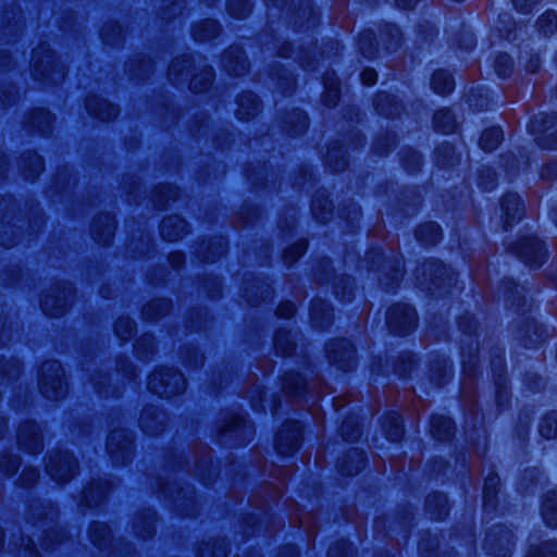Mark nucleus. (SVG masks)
Wrapping results in <instances>:
<instances>
[{
    "label": "nucleus",
    "mask_w": 557,
    "mask_h": 557,
    "mask_svg": "<svg viewBox=\"0 0 557 557\" xmlns=\"http://www.w3.org/2000/svg\"><path fill=\"white\" fill-rule=\"evenodd\" d=\"M32 75L34 79L47 85L60 84L65 77V67L48 47L40 46L33 51Z\"/></svg>",
    "instance_id": "obj_1"
},
{
    "label": "nucleus",
    "mask_w": 557,
    "mask_h": 557,
    "mask_svg": "<svg viewBox=\"0 0 557 557\" xmlns=\"http://www.w3.org/2000/svg\"><path fill=\"white\" fill-rule=\"evenodd\" d=\"M185 385L183 374L173 368L154 371L149 375L147 383L151 393L165 398L181 394Z\"/></svg>",
    "instance_id": "obj_2"
},
{
    "label": "nucleus",
    "mask_w": 557,
    "mask_h": 557,
    "mask_svg": "<svg viewBox=\"0 0 557 557\" xmlns=\"http://www.w3.org/2000/svg\"><path fill=\"white\" fill-rule=\"evenodd\" d=\"M63 369L58 361L50 360L42 364L39 387L45 397L57 400L65 395L66 384L63 382Z\"/></svg>",
    "instance_id": "obj_3"
},
{
    "label": "nucleus",
    "mask_w": 557,
    "mask_h": 557,
    "mask_svg": "<svg viewBox=\"0 0 557 557\" xmlns=\"http://www.w3.org/2000/svg\"><path fill=\"white\" fill-rule=\"evenodd\" d=\"M387 325L391 332L405 335L410 333L417 325V317L413 308L408 305L398 304L387 312Z\"/></svg>",
    "instance_id": "obj_4"
},
{
    "label": "nucleus",
    "mask_w": 557,
    "mask_h": 557,
    "mask_svg": "<svg viewBox=\"0 0 557 557\" xmlns=\"http://www.w3.org/2000/svg\"><path fill=\"white\" fill-rule=\"evenodd\" d=\"M46 468L53 480L63 482L70 480L76 472L77 460L67 451H59L50 455Z\"/></svg>",
    "instance_id": "obj_5"
},
{
    "label": "nucleus",
    "mask_w": 557,
    "mask_h": 557,
    "mask_svg": "<svg viewBox=\"0 0 557 557\" xmlns=\"http://www.w3.org/2000/svg\"><path fill=\"white\" fill-rule=\"evenodd\" d=\"M73 288L70 284H63L47 293L41 299V309L46 315L58 317L65 312L70 305Z\"/></svg>",
    "instance_id": "obj_6"
},
{
    "label": "nucleus",
    "mask_w": 557,
    "mask_h": 557,
    "mask_svg": "<svg viewBox=\"0 0 557 557\" xmlns=\"http://www.w3.org/2000/svg\"><path fill=\"white\" fill-rule=\"evenodd\" d=\"M301 440V428L297 421H286L275 436V448L281 455L294 453Z\"/></svg>",
    "instance_id": "obj_7"
},
{
    "label": "nucleus",
    "mask_w": 557,
    "mask_h": 557,
    "mask_svg": "<svg viewBox=\"0 0 557 557\" xmlns=\"http://www.w3.org/2000/svg\"><path fill=\"white\" fill-rule=\"evenodd\" d=\"M515 250L522 261L532 267H540L546 260V249L537 237L521 239Z\"/></svg>",
    "instance_id": "obj_8"
},
{
    "label": "nucleus",
    "mask_w": 557,
    "mask_h": 557,
    "mask_svg": "<svg viewBox=\"0 0 557 557\" xmlns=\"http://www.w3.org/2000/svg\"><path fill=\"white\" fill-rule=\"evenodd\" d=\"M327 357L331 362L347 371L354 362L355 350L349 341L339 339L327 346Z\"/></svg>",
    "instance_id": "obj_9"
},
{
    "label": "nucleus",
    "mask_w": 557,
    "mask_h": 557,
    "mask_svg": "<svg viewBox=\"0 0 557 557\" xmlns=\"http://www.w3.org/2000/svg\"><path fill=\"white\" fill-rule=\"evenodd\" d=\"M18 445L30 454H36L42 449V442L39 436V429L34 422L21 424L17 433Z\"/></svg>",
    "instance_id": "obj_10"
},
{
    "label": "nucleus",
    "mask_w": 557,
    "mask_h": 557,
    "mask_svg": "<svg viewBox=\"0 0 557 557\" xmlns=\"http://www.w3.org/2000/svg\"><path fill=\"white\" fill-rule=\"evenodd\" d=\"M486 545L491 554L497 557H506L513 546L512 534L499 528L497 531L487 534Z\"/></svg>",
    "instance_id": "obj_11"
},
{
    "label": "nucleus",
    "mask_w": 557,
    "mask_h": 557,
    "mask_svg": "<svg viewBox=\"0 0 557 557\" xmlns=\"http://www.w3.org/2000/svg\"><path fill=\"white\" fill-rule=\"evenodd\" d=\"M139 422L145 433L156 435L164 429L166 416L156 408H145L140 414Z\"/></svg>",
    "instance_id": "obj_12"
},
{
    "label": "nucleus",
    "mask_w": 557,
    "mask_h": 557,
    "mask_svg": "<svg viewBox=\"0 0 557 557\" xmlns=\"http://www.w3.org/2000/svg\"><path fill=\"white\" fill-rule=\"evenodd\" d=\"M223 436H232L237 444H243L252 434V428L243 417L234 416L221 429Z\"/></svg>",
    "instance_id": "obj_13"
},
{
    "label": "nucleus",
    "mask_w": 557,
    "mask_h": 557,
    "mask_svg": "<svg viewBox=\"0 0 557 557\" xmlns=\"http://www.w3.org/2000/svg\"><path fill=\"white\" fill-rule=\"evenodd\" d=\"M187 232L185 220L178 215L164 218L160 225V234L168 242H175L182 238Z\"/></svg>",
    "instance_id": "obj_14"
},
{
    "label": "nucleus",
    "mask_w": 557,
    "mask_h": 557,
    "mask_svg": "<svg viewBox=\"0 0 557 557\" xmlns=\"http://www.w3.org/2000/svg\"><path fill=\"white\" fill-rule=\"evenodd\" d=\"M114 230V219L109 214L99 215L91 225L92 237L101 245L110 244Z\"/></svg>",
    "instance_id": "obj_15"
},
{
    "label": "nucleus",
    "mask_w": 557,
    "mask_h": 557,
    "mask_svg": "<svg viewBox=\"0 0 557 557\" xmlns=\"http://www.w3.org/2000/svg\"><path fill=\"white\" fill-rule=\"evenodd\" d=\"M86 110L90 115L102 121L111 120L119 113V108L115 104L96 96L86 100Z\"/></svg>",
    "instance_id": "obj_16"
},
{
    "label": "nucleus",
    "mask_w": 557,
    "mask_h": 557,
    "mask_svg": "<svg viewBox=\"0 0 557 557\" xmlns=\"http://www.w3.org/2000/svg\"><path fill=\"white\" fill-rule=\"evenodd\" d=\"M44 162L40 156L34 151H26L20 160V169L25 178L34 181L42 171Z\"/></svg>",
    "instance_id": "obj_17"
},
{
    "label": "nucleus",
    "mask_w": 557,
    "mask_h": 557,
    "mask_svg": "<svg viewBox=\"0 0 557 557\" xmlns=\"http://www.w3.org/2000/svg\"><path fill=\"white\" fill-rule=\"evenodd\" d=\"M543 134L536 138L543 148L557 149V115L542 117Z\"/></svg>",
    "instance_id": "obj_18"
},
{
    "label": "nucleus",
    "mask_w": 557,
    "mask_h": 557,
    "mask_svg": "<svg viewBox=\"0 0 557 557\" xmlns=\"http://www.w3.org/2000/svg\"><path fill=\"white\" fill-rule=\"evenodd\" d=\"M224 67L231 75H240L247 70L246 59L239 48L228 49L223 58Z\"/></svg>",
    "instance_id": "obj_19"
},
{
    "label": "nucleus",
    "mask_w": 557,
    "mask_h": 557,
    "mask_svg": "<svg viewBox=\"0 0 557 557\" xmlns=\"http://www.w3.org/2000/svg\"><path fill=\"white\" fill-rule=\"evenodd\" d=\"M310 315L313 324L320 329L325 327L332 322L331 309L322 299H315L312 301Z\"/></svg>",
    "instance_id": "obj_20"
},
{
    "label": "nucleus",
    "mask_w": 557,
    "mask_h": 557,
    "mask_svg": "<svg viewBox=\"0 0 557 557\" xmlns=\"http://www.w3.org/2000/svg\"><path fill=\"white\" fill-rule=\"evenodd\" d=\"M171 307V301L166 298L154 299L143 308V315L147 320H157L168 314Z\"/></svg>",
    "instance_id": "obj_21"
},
{
    "label": "nucleus",
    "mask_w": 557,
    "mask_h": 557,
    "mask_svg": "<svg viewBox=\"0 0 557 557\" xmlns=\"http://www.w3.org/2000/svg\"><path fill=\"white\" fill-rule=\"evenodd\" d=\"M259 110V102L253 94H245L238 100L237 116L240 120H249Z\"/></svg>",
    "instance_id": "obj_22"
},
{
    "label": "nucleus",
    "mask_w": 557,
    "mask_h": 557,
    "mask_svg": "<svg viewBox=\"0 0 557 557\" xmlns=\"http://www.w3.org/2000/svg\"><path fill=\"white\" fill-rule=\"evenodd\" d=\"M129 446H131V441L128 440V437L124 431L119 430V431H113L110 433L108 443H107V447H108V451L112 456H115V454H117L119 451H121L122 455L124 454V451L127 453L129 449Z\"/></svg>",
    "instance_id": "obj_23"
},
{
    "label": "nucleus",
    "mask_w": 557,
    "mask_h": 557,
    "mask_svg": "<svg viewBox=\"0 0 557 557\" xmlns=\"http://www.w3.org/2000/svg\"><path fill=\"white\" fill-rule=\"evenodd\" d=\"M502 208L506 215V224H511L521 212V201L517 194L509 193L502 200Z\"/></svg>",
    "instance_id": "obj_24"
},
{
    "label": "nucleus",
    "mask_w": 557,
    "mask_h": 557,
    "mask_svg": "<svg viewBox=\"0 0 557 557\" xmlns=\"http://www.w3.org/2000/svg\"><path fill=\"white\" fill-rule=\"evenodd\" d=\"M416 237L423 244L433 245L441 238L440 226L434 222L421 224L416 231Z\"/></svg>",
    "instance_id": "obj_25"
},
{
    "label": "nucleus",
    "mask_w": 557,
    "mask_h": 557,
    "mask_svg": "<svg viewBox=\"0 0 557 557\" xmlns=\"http://www.w3.org/2000/svg\"><path fill=\"white\" fill-rule=\"evenodd\" d=\"M433 90L438 95H446L454 89V81L446 71H436L431 79Z\"/></svg>",
    "instance_id": "obj_26"
},
{
    "label": "nucleus",
    "mask_w": 557,
    "mask_h": 557,
    "mask_svg": "<svg viewBox=\"0 0 557 557\" xmlns=\"http://www.w3.org/2000/svg\"><path fill=\"white\" fill-rule=\"evenodd\" d=\"M453 422L447 417L438 416L433 417L431 420V431L433 435L438 440L444 441L448 438L453 432Z\"/></svg>",
    "instance_id": "obj_27"
},
{
    "label": "nucleus",
    "mask_w": 557,
    "mask_h": 557,
    "mask_svg": "<svg viewBox=\"0 0 557 557\" xmlns=\"http://www.w3.org/2000/svg\"><path fill=\"white\" fill-rule=\"evenodd\" d=\"M189 59L186 57L173 60L169 66V78L173 83H180L184 81L188 76L187 69L189 67Z\"/></svg>",
    "instance_id": "obj_28"
},
{
    "label": "nucleus",
    "mask_w": 557,
    "mask_h": 557,
    "mask_svg": "<svg viewBox=\"0 0 557 557\" xmlns=\"http://www.w3.org/2000/svg\"><path fill=\"white\" fill-rule=\"evenodd\" d=\"M434 127L442 133H451L456 128V121L450 110L437 111L433 117Z\"/></svg>",
    "instance_id": "obj_29"
},
{
    "label": "nucleus",
    "mask_w": 557,
    "mask_h": 557,
    "mask_svg": "<svg viewBox=\"0 0 557 557\" xmlns=\"http://www.w3.org/2000/svg\"><path fill=\"white\" fill-rule=\"evenodd\" d=\"M220 26L213 20L203 21L193 28V35L196 40H207L211 37H214L219 34Z\"/></svg>",
    "instance_id": "obj_30"
},
{
    "label": "nucleus",
    "mask_w": 557,
    "mask_h": 557,
    "mask_svg": "<svg viewBox=\"0 0 557 557\" xmlns=\"http://www.w3.org/2000/svg\"><path fill=\"white\" fill-rule=\"evenodd\" d=\"M542 513L547 524L557 527V490L547 494Z\"/></svg>",
    "instance_id": "obj_31"
},
{
    "label": "nucleus",
    "mask_w": 557,
    "mask_h": 557,
    "mask_svg": "<svg viewBox=\"0 0 557 557\" xmlns=\"http://www.w3.org/2000/svg\"><path fill=\"white\" fill-rule=\"evenodd\" d=\"M446 503L447 499L445 495L435 494L428 497L425 505L433 518L443 519L447 515Z\"/></svg>",
    "instance_id": "obj_32"
},
{
    "label": "nucleus",
    "mask_w": 557,
    "mask_h": 557,
    "mask_svg": "<svg viewBox=\"0 0 557 557\" xmlns=\"http://www.w3.org/2000/svg\"><path fill=\"white\" fill-rule=\"evenodd\" d=\"M362 456L357 449L350 450L341 463V470L344 474L350 475L361 469Z\"/></svg>",
    "instance_id": "obj_33"
},
{
    "label": "nucleus",
    "mask_w": 557,
    "mask_h": 557,
    "mask_svg": "<svg viewBox=\"0 0 557 557\" xmlns=\"http://www.w3.org/2000/svg\"><path fill=\"white\" fill-rule=\"evenodd\" d=\"M503 139V132L498 127H492L484 131L481 136L480 145L486 151L494 150Z\"/></svg>",
    "instance_id": "obj_34"
},
{
    "label": "nucleus",
    "mask_w": 557,
    "mask_h": 557,
    "mask_svg": "<svg viewBox=\"0 0 557 557\" xmlns=\"http://www.w3.org/2000/svg\"><path fill=\"white\" fill-rule=\"evenodd\" d=\"M539 431L547 440L557 437V411H552L542 419Z\"/></svg>",
    "instance_id": "obj_35"
},
{
    "label": "nucleus",
    "mask_w": 557,
    "mask_h": 557,
    "mask_svg": "<svg viewBox=\"0 0 557 557\" xmlns=\"http://www.w3.org/2000/svg\"><path fill=\"white\" fill-rule=\"evenodd\" d=\"M275 349L283 356H287L295 349V343L292 335L287 331L280 330L275 333L274 337Z\"/></svg>",
    "instance_id": "obj_36"
},
{
    "label": "nucleus",
    "mask_w": 557,
    "mask_h": 557,
    "mask_svg": "<svg viewBox=\"0 0 557 557\" xmlns=\"http://www.w3.org/2000/svg\"><path fill=\"white\" fill-rule=\"evenodd\" d=\"M213 78V72L211 67H205L200 73L193 76L190 79V89L194 92H201L207 89Z\"/></svg>",
    "instance_id": "obj_37"
},
{
    "label": "nucleus",
    "mask_w": 557,
    "mask_h": 557,
    "mask_svg": "<svg viewBox=\"0 0 557 557\" xmlns=\"http://www.w3.org/2000/svg\"><path fill=\"white\" fill-rule=\"evenodd\" d=\"M326 163L334 172L343 171L346 166V161L344 158V151L341 147H333L330 149L325 157Z\"/></svg>",
    "instance_id": "obj_38"
},
{
    "label": "nucleus",
    "mask_w": 557,
    "mask_h": 557,
    "mask_svg": "<svg viewBox=\"0 0 557 557\" xmlns=\"http://www.w3.org/2000/svg\"><path fill=\"white\" fill-rule=\"evenodd\" d=\"M135 330V323L128 317H121L114 325L115 334L122 341H127L132 337Z\"/></svg>",
    "instance_id": "obj_39"
},
{
    "label": "nucleus",
    "mask_w": 557,
    "mask_h": 557,
    "mask_svg": "<svg viewBox=\"0 0 557 557\" xmlns=\"http://www.w3.org/2000/svg\"><path fill=\"white\" fill-rule=\"evenodd\" d=\"M537 27L545 36L553 34L557 29V15L548 11L540 16Z\"/></svg>",
    "instance_id": "obj_40"
},
{
    "label": "nucleus",
    "mask_w": 557,
    "mask_h": 557,
    "mask_svg": "<svg viewBox=\"0 0 557 557\" xmlns=\"http://www.w3.org/2000/svg\"><path fill=\"white\" fill-rule=\"evenodd\" d=\"M29 122L32 126L38 128L41 133H45L52 122V115L50 112L40 109L32 114Z\"/></svg>",
    "instance_id": "obj_41"
},
{
    "label": "nucleus",
    "mask_w": 557,
    "mask_h": 557,
    "mask_svg": "<svg viewBox=\"0 0 557 557\" xmlns=\"http://www.w3.org/2000/svg\"><path fill=\"white\" fill-rule=\"evenodd\" d=\"M227 11L231 15L243 18L250 12L248 0H227Z\"/></svg>",
    "instance_id": "obj_42"
},
{
    "label": "nucleus",
    "mask_w": 557,
    "mask_h": 557,
    "mask_svg": "<svg viewBox=\"0 0 557 557\" xmlns=\"http://www.w3.org/2000/svg\"><path fill=\"white\" fill-rule=\"evenodd\" d=\"M226 251V243L223 238L215 239L210 243L209 251L202 257L206 262H214L220 256Z\"/></svg>",
    "instance_id": "obj_43"
},
{
    "label": "nucleus",
    "mask_w": 557,
    "mask_h": 557,
    "mask_svg": "<svg viewBox=\"0 0 557 557\" xmlns=\"http://www.w3.org/2000/svg\"><path fill=\"white\" fill-rule=\"evenodd\" d=\"M332 209V203L329 199H315L312 202V213L315 219L320 222H325V214L329 213Z\"/></svg>",
    "instance_id": "obj_44"
},
{
    "label": "nucleus",
    "mask_w": 557,
    "mask_h": 557,
    "mask_svg": "<svg viewBox=\"0 0 557 557\" xmlns=\"http://www.w3.org/2000/svg\"><path fill=\"white\" fill-rule=\"evenodd\" d=\"M199 557H225L222 544L205 543L198 549Z\"/></svg>",
    "instance_id": "obj_45"
},
{
    "label": "nucleus",
    "mask_w": 557,
    "mask_h": 557,
    "mask_svg": "<svg viewBox=\"0 0 557 557\" xmlns=\"http://www.w3.org/2000/svg\"><path fill=\"white\" fill-rule=\"evenodd\" d=\"M283 385L288 394H293L295 396H299L306 388V383L299 375L286 377Z\"/></svg>",
    "instance_id": "obj_46"
},
{
    "label": "nucleus",
    "mask_w": 557,
    "mask_h": 557,
    "mask_svg": "<svg viewBox=\"0 0 557 557\" xmlns=\"http://www.w3.org/2000/svg\"><path fill=\"white\" fill-rule=\"evenodd\" d=\"M529 557H557V543L545 542L532 552Z\"/></svg>",
    "instance_id": "obj_47"
},
{
    "label": "nucleus",
    "mask_w": 557,
    "mask_h": 557,
    "mask_svg": "<svg viewBox=\"0 0 557 557\" xmlns=\"http://www.w3.org/2000/svg\"><path fill=\"white\" fill-rule=\"evenodd\" d=\"M512 67V61L508 54H499L495 60V70L499 76H507Z\"/></svg>",
    "instance_id": "obj_48"
},
{
    "label": "nucleus",
    "mask_w": 557,
    "mask_h": 557,
    "mask_svg": "<svg viewBox=\"0 0 557 557\" xmlns=\"http://www.w3.org/2000/svg\"><path fill=\"white\" fill-rule=\"evenodd\" d=\"M306 248H307V244L302 240H300V242L296 243L295 245H293L292 247H289L285 251V256H284L286 262L292 263L295 260H297L306 251Z\"/></svg>",
    "instance_id": "obj_49"
},
{
    "label": "nucleus",
    "mask_w": 557,
    "mask_h": 557,
    "mask_svg": "<svg viewBox=\"0 0 557 557\" xmlns=\"http://www.w3.org/2000/svg\"><path fill=\"white\" fill-rule=\"evenodd\" d=\"M391 441L396 442L401 437L403 425L398 416H393L391 419V426L386 430Z\"/></svg>",
    "instance_id": "obj_50"
},
{
    "label": "nucleus",
    "mask_w": 557,
    "mask_h": 557,
    "mask_svg": "<svg viewBox=\"0 0 557 557\" xmlns=\"http://www.w3.org/2000/svg\"><path fill=\"white\" fill-rule=\"evenodd\" d=\"M108 533V528L101 523H95L90 528V539L96 544H100Z\"/></svg>",
    "instance_id": "obj_51"
},
{
    "label": "nucleus",
    "mask_w": 557,
    "mask_h": 557,
    "mask_svg": "<svg viewBox=\"0 0 557 557\" xmlns=\"http://www.w3.org/2000/svg\"><path fill=\"white\" fill-rule=\"evenodd\" d=\"M136 349L139 354L148 355L153 350V338L150 335H144L136 341Z\"/></svg>",
    "instance_id": "obj_52"
},
{
    "label": "nucleus",
    "mask_w": 557,
    "mask_h": 557,
    "mask_svg": "<svg viewBox=\"0 0 557 557\" xmlns=\"http://www.w3.org/2000/svg\"><path fill=\"white\" fill-rule=\"evenodd\" d=\"M537 3L539 0H512L515 9L522 14L531 13Z\"/></svg>",
    "instance_id": "obj_53"
},
{
    "label": "nucleus",
    "mask_w": 557,
    "mask_h": 557,
    "mask_svg": "<svg viewBox=\"0 0 557 557\" xmlns=\"http://www.w3.org/2000/svg\"><path fill=\"white\" fill-rule=\"evenodd\" d=\"M422 272L424 275H430L433 281H438L444 272V268L441 264L432 262L423 265Z\"/></svg>",
    "instance_id": "obj_54"
},
{
    "label": "nucleus",
    "mask_w": 557,
    "mask_h": 557,
    "mask_svg": "<svg viewBox=\"0 0 557 557\" xmlns=\"http://www.w3.org/2000/svg\"><path fill=\"white\" fill-rule=\"evenodd\" d=\"M498 484L497 476H490L484 483V499L487 502L495 496V487Z\"/></svg>",
    "instance_id": "obj_55"
},
{
    "label": "nucleus",
    "mask_w": 557,
    "mask_h": 557,
    "mask_svg": "<svg viewBox=\"0 0 557 557\" xmlns=\"http://www.w3.org/2000/svg\"><path fill=\"white\" fill-rule=\"evenodd\" d=\"M341 282L343 283V290L339 292L338 287L336 286V295L341 297L343 301H347L351 297L352 293V284L349 278H342Z\"/></svg>",
    "instance_id": "obj_56"
},
{
    "label": "nucleus",
    "mask_w": 557,
    "mask_h": 557,
    "mask_svg": "<svg viewBox=\"0 0 557 557\" xmlns=\"http://www.w3.org/2000/svg\"><path fill=\"white\" fill-rule=\"evenodd\" d=\"M37 478L38 471L36 469L24 470L21 475L22 485L25 487H30L36 482Z\"/></svg>",
    "instance_id": "obj_57"
},
{
    "label": "nucleus",
    "mask_w": 557,
    "mask_h": 557,
    "mask_svg": "<svg viewBox=\"0 0 557 557\" xmlns=\"http://www.w3.org/2000/svg\"><path fill=\"white\" fill-rule=\"evenodd\" d=\"M276 312L281 318H289L295 312V305L292 301H283L280 304Z\"/></svg>",
    "instance_id": "obj_58"
},
{
    "label": "nucleus",
    "mask_w": 557,
    "mask_h": 557,
    "mask_svg": "<svg viewBox=\"0 0 557 557\" xmlns=\"http://www.w3.org/2000/svg\"><path fill=\"white\" fill-rule=\"evenodd\" d=\"M84 498L88 506H92L94 504H96V502L98 499L101 498V493H100V491H97V496H96L94 485H89L88 487H86L84 490Z\"/></svg>",
    "instance_id": "obj_59"
},
{
    "label": "nucleus",
    "mask_w": 557,
    "mask_h": 557,
    "mask_svg": "<svg viewBox=\"0 0 557 557\" xmlns=\"http://www.w3.org/2000/svg\"><path fill=\"white\" fill-rule=\"evenodd\" d=\"M499 23L503 24V28L499 27L500 32H505L506 36L509 38L511 33L513 32L515 23L511 22L508 14H504L499 16Z\"/></svg>",
    "instance_id": "obj_60"
},
{
    "label": "nucleus",
    "mask_w": 557,
    "mask_h": 557,
    "mask_svg": "<svg viewBox=\"0 0 557 557\" xmlns=\"http://www.w3.org/2000/svg\"><path fill=\"white\" fill-rule=\"evenodd\" d=\"M376 76L375 71L372 69H364L360 74L362 83L367 86L373 85L376 82Z\"/></svg>",
    "instance_id": "obj_61"
},
{
    "label": "nucleus",
    "mask_w": 557,
    "mask_h": 557,
    "mask_svg": "<svg viewBox=\"0 0 557 557\" xmlns=\"http://www.w3.org/2000/svg\"><path fill=\"white\" fill-rule=\"evenodd\" d=\"M295 120L297 122L296 129L294 131V134H299L302 132V129L307 126V117L301 111H297L294 113Z\"/></svg>",
    "instance_id": "obj_62"
},
{
    "label": "nucleus",
    "mask_w": 557,
    "mask_h": 557,
    "mask_svg": "<svg viewBox=\"0 0 557 557\" xmlns=\"http://www.w3.org/2000/svg\"><path fill=\"white\" fill-rule=\"evenodd\" d=\"M388 98H389V96H387V95H380V96H377V98H376V107H377V109H379L382 113H384V114H385V115H387V116H391V115H393V112H392V111H389V110H387V109L384 107V102H385V101H387V100H388Z\"/></svg>",
    "instance_id": "obj_63"
},
{
    "label": "nucleus",
    "mask_w": 557,
    "mask_h": 557,
    "mask_svg": "<svg viewBox=\"0 0 557 557\" xmlns=\"http://www.w3.org/2000/svg\"><path fill=\"white\" fill-rule=\"evenodd\" d=\"M117 370L123 372L128 377H134L136 375L134 367L131 363H126L124 361H121L117 364Z\"/></svg>",
    "instance_id": "obj_64"
}]
</instances>
